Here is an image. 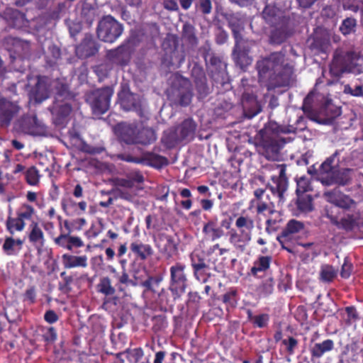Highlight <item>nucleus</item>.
<instances>
[{
  "label": "nucleus",
  "instance_id": "obj_1",
  "mask_svg": "<svg viewBox=\"0 0 363 363\" xmlns=\"http://www.w3.org/2000/svg\"><path fill=\"white\" fill-rule=\"evenodd\" d=\"M259 82L268 90L289 85L293 79L294 65L282 52H274L257 62Z\"/></svg>",
  "mask_w": 363,
  "mask_h": 363
},
{
  "label": "nucleus",
  "instance_id": "obj_2",
  "mask_svg": "<svg viewBox=\"0 0 363 363\" xmlns=\"http://www.w3.org/2000/svg\"><path fill=\"white\" fill-rule=\"evenodd\" d=\"M281 125L277 123L270 121L257 135L256 148L258 153L268 160L279 161L281 158V150L286 143L290 142V138H284Z\"/></svg>",
  "mask_w": 363,
  "mask_h": 363
},
{
  "label": "nucleus",
  "instance_id": "obj_3",
  "mask_svg": "<svg viewBox=\"0 0 363 363\" xmlns=\"http://www.w3.org/2000/svg\"><path fill=\"white\" fill-rule=\"evenodd\" d=\"M337 152L327 158L317 171L316 179L323 186L346 185L350 180V169H338Z\"/></svg>",
  "mask_w": 363,
  "mask_h": 363
},
{
  "label": "nucleus",
  "instance_id": "obj_4",
  "mask_svg": "<svg viewBox=\"0 0 363 363\" xmlns=\"http://www.w3.org/2000/svg\"><path fill=\"white\" fill-rule=\"evenodd\" d=\"M53 86L56 89L55 101L51 108L52 120L55 125H62L68 119L72 111L70 101L72 99V95L68 90L65 84H60L57 82H53Z\"/></svg>",
  "mask_w": 363,
  "mask_h": 363
},
{
  "label": "nucleus",
  "instance_id": "obj_5",
  "mask_svg": "<svg viewBox=\"0 0 363 363\" xmlns=\"http://www.w3.org/2000/svg\"><path fill=\"white\" fill-rule=\"evenodd\" d=\"M225 18L235 40L233 58L238 65L243 68L252 62L247 55V50L242 48L243 40L240 32L244 29L245 21L240 13H227Z\"/></svg>",
  "mask_w": 363,
  "mask_h": 363
},
{
  "label": "nucleus",
  "instance_id": "obj_6",
  "mask_svg": "<svg viewBox=\"0 0 363 363\" xmlns=\"http://www.w3.org/2000/svg\"><path fill=\"white\" fill-rule=\"evenodd\" d=\"M192 96L190 81L182 77H176L167 90L168 99L174 105L188 106L191 101Z\"/></svg>",
  "mask_w": 363,
  "mask_h": 363
},
{
  "label": "nucleus",
  "instance_id": "obj_7",
  "mask_svg": "<svg viewBox=\"0 0 363 363\" xmlns=\"http://www.w3.org/2000/svg\"><path fill=\"white\" fill-rule=\"evenodd\" d=\"M13 127L18 133L32 136H45L48 133L47 126L35 113L21 116L15 121Z\"/></svg>",
  "mask_w": 363,
  "mask_h": 363
},
{
  "label": "nucleus",
  "instance_id": "obj_8",
  "mask_svg": "<svg viewBox=\"0 0 363 363\" xmlns=\"http://www.w3.org/2000/svg\"><path fill=\"white\" fill-rule=\"evenodd\" d=\"M123 30L122 24L111 16L108 15L99 21L97 35L102 41L113 43L121 35Z\"/></svg>",
  "mask_w": 363,
  "mask_h": 363
},
{
  "label": "nucleus",
  "instance_id": "obj_9",
  "mask_svg": "<svg viewBox=\"0 0 363 363\" xmlns=\"http://www.w3.org/2000/svg\"><path fill=\"white\" fill-rule=\"evenodd\" d=\"M113 94V89L107 86L94 90L87 95L86 101L90 105L93 114L100 116L108 110Z\"/></svg>",
  "mask_w": 363,
  "mask_h": 363
},
{
  "label": "nucleus",
  "instance_id": "obj_10",
  "mask_svg": "<svg viewBox=\"0 0 363 363\" xmlns=\"http://www.w3.org/2000/svg\"><path fill=\"white\" fill-rule=\"evenodd\" d=\"M135 46L136 39L131 36L117 48L108 50L106 57L113 64L125 65L129 62L130 55Z\"/></svg>",
  "mask_w": 363,
  "mask_h": 363
},
{
  "label": "nucleus",
  "instance_id": "obj_11",
  "mask_svg": "<svg viewBox=\"0 0 363 363\" xmlns=\"http://www.w3.org/2000/svg\"><path fill=\"white\" fill-rule=\"evenodd\" d=\"M184 269L185 265L179 262L169 269L171 278L169 290L177 297L185 293L187 287V277Z\"/></svg>",
  "mask_w": 363,
  "mask_h": 363
},
{
  "label": "nucleus",
  "instance_id": "obj_12",
  "mask_svg": "<svg viewBox=\"0 0 363 363\" xmlns=\"http://www.w3.org/2000/svg\"><path fill=\"white\" fill-rule=\"evenodd\" d=\"M195 130L194 122L191 119H186L174 131L170 132L168 135L163 138L162 140L169 147H172L182 140L191 138Z\"/></svg>",
  "mask_w": 363,
  "mask_h": 363
},
{
  "label": "nucleus",
  "instance_id": "obj_13",
  "mask_svg": "<svg viewBox=\"0 0 363 363\" xmlns=\"http://www.w3.org/2000/svg\"><path fill=\"white\" fill-rule=\"evenodd\" d=\"M21 110L16 101H10L6 98L0 99V126L8 127L13 118Z\"/></svg>",
  "mask_w": 363,
  "mask_h": 363
},
{
  "label": "nucleus",
  "instance_id": "obj_14",
  "mask_svg": "<svg viewBox=\"0 0 363 363\" xmlns=\"http://www.w3.org/2000/svg\"><path fill=\"white\" fill-rule=\"evenodd\" d=\"M268 188L274 195L279 198V202L284 201V193L288 188V180L286 177L284 167L281 166L279 167L278 176H273L272 177V183L268 185Z\"/></svg>",
  "mask_w": 363,
  "mask_h": 363
},
{
  "label": "nucleus",
  "instance_id": "obj_15",
  "mask_svg": "<svg viewBox=\"0 0 363 363\" xmlns=\"http://www.w3.org/2000/svg\"><path fill=\"white\" fill-rule=\"evenodd\" d=\"M50 81L45 77H38L34 87L30 91V94L38 103H41L47 99L50 93Z\"/></svg>",
  "mask_w": 363,
  "mask_h": 363
},
{
  "label": "nucleus",
  "instance_id": "obj_16",
  "mask_svg": "<svg viewBox=\"0 0 363 363\" xmlns=\"http://www.w3.org/2000/svg\"><path fill=\"white\" fill-rule=\"evenodd\" d=\"M154 241L159 252L167 258L171 257L177 250V245L170 235L161 233L155 238Z\"/></svg>",
  "mask_w": 363,
  "mask_h": 363
},
{
  "label": "nucleus",
  "instance_id": "obj_17",
  "mask_svg": "<svg viewBox=\"0 0 363 363\" xmlns=\"http://www.w3.org/2000/svg\"><path fill=\"white\" fill-rule=\"evenodd\" d=\"M323 195L328 201L342 208H349L352 207L354 203L352 199H350L348 196L342 194L337 189H334L332 191H325Z\"/></svg>",
  "mask_w": 363,
  "mask_h": 363
},
{
  "label": "nucleus",
  "instance_id": "obj_18",
  "mask_svg": "<svg viewBox=\"0 0 363 363\" xmlns=\"http://www.w3.org/2000/svg\"><path fill=\"white\" fill-rule=\"evenodd\" d=\"M99 50L97 43L91 35H86L82 43L76 47V55L80 58L94 55Z\"/></svg>",
  "mask_w": 363,
  "mask_h": 363
},
{
  "label": "nucleus",
  "instance_id": "obj_19",
  "mask_svg": "<svg viewBox=\"0 0 363 363\" xmlns=\"http://www.w3.org/2000/svg\"><path fill=\"white\" fill-rule=\"evenodd\" d=\"M359 55L354 52H347L342 58L335 57L332 64V69L340 64L339 72H350L357 65Z\"/></svg>",
  "mask_w": 363,
  "mask_h": 363
},
{
  "label": "nucleus",
  "instance_id": "obj_20",
  "mask_svg": "<svg viewBox=\"0 0 363 363\" xmlns=\"http://www.w3.org/2000/svg\"><path fill=\"white\" fill-rule=\"evenodd\" d=\"M191 72L199 97H206L210 93V89L206 84V78L203 70L200 67L195 65Z\"/></svg>",
  "mask_w": 363,
  "mask_h": 363
},
{
  "label": "nucleus",
  "instance_id": "obj_21",
  "mask_svg": "<svg viewBox=\"0 0 363 363\" xmlns=\"http://www.w3.org/2000/svg\"><path fill=\"white\" fill-rule=\"evenodd\" d=\"M251 239L252 235H250V232L242 230V232L238 233L235 230H232L230 233L229 242L240 252L245 250Z\"/></svg>",
  "mask_w": 363,
  "mask_h": 363
},
{
  "label": "nucleus",
  "instance_id": "obj_22",
  "mask_svg": "<svg viewBox=\"0 0 363 363\" xmlns=\"http://www.w3.org/2000/svg\"><path fill=\"white\" fill-rule=\"evenodd\" d=\"M4 18L10 26L15 28H21L27 24L25 15L16 9H6Z\"/></svg>",
  "mask_w": 363,
  "mask_h": 363
},
{
  "label": "nucleus",
  "instance_id": "obj_23",
  "mask_svg": "<svg viewBox=\"0 0 363 363\" xmlns=\"http://www.w3.org/2000/svg\"><path fill=\"white\" fill-rule=\"evenodd\" d=\"M242 105L244 111L249 118H252L260 112L257 99L254 94L244 93L242 96Z\"/></svg>",
  "mask_w": 363,
  "mask_h": 363
},
{
  "label": "nucleus",
  "instance_id": "obj_24",
  "mask_svg": "<svg viewBox=\"0 0 363 363\" xmlns=\"http://www.w3.org/2000/svg\"><path fill=\"white\" fill-rule=\"evenodd\" d=\"M138 126L135 124L123 123L120 125V137L127 144L137 143V132Z\"/></svg>",
  "mask_w": 363,
  "mask_h": 363
},
{
  "label": "nucleus",
  "instance_id": "obj_25",
  "mask_svg": "<svg viewBox=\"0 0 363 363\" xmlns=\"http://www.w3.org/2000/svg\"><path fill=\"white\" fill-rule=\"evenodd\" d=\"M334 347V342L332 340L328 339L322 342H316L310 346L311 357L319 359L328 352L331 351Z\"/></svg>",
  "mask_w": 363,
  "mask_h": 363
},
{
  "label": "nucleus",
  "instance_id": "obj_26",
  "mask_svg": "<svg viewBox=\"0 0 363 363\" xmlns=\"http://www.w3.org/2000/svg\"><path fill=\"white\" fill-rule=\"evenodd\" d=\"M131 252L140 259L145 260L153 255V249L148 244H144L139 240L133 242L130 245Z\"/></svg>",
  "mask_w": 363,
  "mask_h": 363
},
{
  "label": "nucleus",
  "instance_id": "obj_27",
  "mask_svg": "<svg viewBox=\"0 0 363 363\" xmlns=\"http://www.w3.org/2000/svg\"><path fill=\"white\" fill-rule=\"evenodd\" d=\"M303 228V224L296 220H291L288 222L286 228L283 230L281 234L277 237L279 243L291 238L294 234L299 233Z\"/></svg>",
  "mask_w": 363,
  "mask_h": 363
},
{
  "label": "nucleus",
  "instance_id": "obj_28",
  "mask_svg": "<svg viewBox=\"0 0 363 363\" xmlns=\"http://www.w3.org/2000/svg\"><path fill=\"white\" fill-rule=\"evenodd\" d=\"M62 259L65 267L67 269L87 266V257L85 255L74 256L65 254L62 255Z\"/></svg>",
  "mask_w": 363,
  "mask_h": 363
},
{
  "label": "nucleus",
  "instance_id": "obj_29",
  "mask_svg": "<svg viewBox=\"0 0 363 363\" xmlns=\"http://www.w3.org/2000/svg\"><path fill=\"white\" fill-rule=\"evenodd\" d=\"M137 143L147 145L156 140L154 130L147 127L138 126L137 132Z\"/></svg>",
  "mask_w": 363,
  "mask_h": 363
},
{
  "label": "nucleus",
  "instance_id": "obj_30",
  "mask_svg": "<svg viewBox=\"0 0 363 363\" xmlns=\"http://www.w3.org/2000/svg\"><path fill=\"white\" fill-rule=\"evenodd\" d=\"M30 232L28 236L30 242L35 246L43 247L44 245L45 239L42 229L37 223H32L30 225Z\"/></svg>",
  "mask_w": 363,
  "mask_h": 363
},
{
  "label": "nucleus",
  "instance_id": "obj_31",
  "mask_svg": "<svg viewBox=\"0 0 363 363\" xmlns=\"http://www.w3.org/2000/svg\"><path fill=\"white\" fill-rule=\"evenodd\" d=\"M203 232L208 235L213 241L221 238L224 235V231L218 227L216 220H208L203 228Z\"/></svg>",
  "mask_w": 363,
  "mask_h": 363
},
{
  "label": "nucleus",
  "instance_id": "obj_32",
  "mask_svg": "<svg viewBox=\"0 0 363 363\" xmlns=\"http://www.w3.org/2000/svg\"><path fill=\"white\" fill-rule=\"evenodd\" d=\"M121 106L125 111H140V102L137 96L133 94H127L123 97L120 96Z\"/></svg>",
  "mask_w": 363,
  "mask_h": 363
},
{
  "label": "nucleus",
  "instance_id": "obj_33",
  "mask_svg": "<svg viewBox=\"0 0 363 363\" xmlns=\"http://www.w3.org/2000/svg\"><path fill=\"white\" fill-rule=\"evenodd\" d=\"M235 225L240 232H242V230L250 232V235H252V231L255 228V221L254 219L248 215H241L237 218Z\"/></svg>",
  "mask_w": 363,
  "mask_h": 363
},
{
  "label": "nucleus",
  "instance_id": "obj_34",
  "mask_svg": "<svg viewBox=\"0 0 363 363\" xmlns=\"http://www.w3.org/2000/svg\"><path fill=\"white\" fill-rule=\"evenodd\" d=\"M23 241L20 239L14 240L12 238H6L3 245V250L8 255H16L21 249Z\"/></svg>",
  "mask_w": 363,
  "mask_h": 363
},
{
  "label": "nucleus",
  "instance_id": "obj_35",
  "mask_svg": "<svg viewBox=\"0 0 363 363\" xmlns=\"http://www.w3.org/2000/svg\"><path fill=\"white\" fill-rule=\"evenodd\" d=\"M182 38L191 45L198 43V39L195 33V28L189 23H185L182 27Z\"/></svg>",
  "mask_w": 363,
  "mask_h": 363
},
{
  "label": "nucleus",
  "instance_id": "obj_36",
  "mask_svg": "<svg viewBox=\"0 0 363 363\" xmlns=\"http://www.w3.org/2000/svg\"><path fill=\"white\" fill-rule=\"evenodd\" d=\"M330 220L333 223L336 225L339 228H342L346 230H351L356 225V219L353 216L347 215L342 218L340 221L335 217H331Z\"/></svg>",
  "mask_w": 363,
  "mask_h": 363
},
{
  "label": "nucleus",
  "instance_id": "obj_37",
  "mask_svg": "<svg viewBox=\"0 0 363 363\" xmlns=\"http://www.w3.org/2000/svg\"><path fill=\"white\" fill-rule=\"evenodd\" d=\"M96 288L98 292L106 296H112L116 292V289L112 286L111 281L108 277L101 278Z\"/></svg>",
  "mask_w": 363,
  "mask_h": 363
},
{
  "label": "nucleus",
  "instance_id": "obj_38",
  "mask_svg": "<svg viewBox=\"0 0 363 363\" xmlns=\"http://www.w3.org/2000/svg\"><path fill=\"white\" fill-rule=\"evenodd\" d=\"M272 257L269 256H261L255 262L251 269L253 275H257L258 272L266 271L270 265Z\"/></svg>",
  "mask_w": 363,
  "mask_h": 363
},
{
  "label": "nucleus",
  "instance_id": "obj_39",
  "mask_svg": "<svg viewBox=\"0 0 363 363\" xmlns=\"http://www.w3.org/2000/svg\"><path fill=\"white\" fill-rule=\"evenodd\" d=\"M337 271L331 265H322L320 271V279L323 282H330L337 276Z\"/></svg>",
  "mask_w": 363,
  "mask_h": 363
},
{
  "label": "nucleus",
  "instance_id": "obj_40",
  "mask_svg": "<svg viewBox=\"0 0 363 363\" xmlns=\"http://www.w3.org/2000/svg\"><path fill=\"white\" fill-rule=\"evenodd\" d=\"M296 194L299 196L306 192L312 191L311 180L308 177L301 176L296 179Z\"/></svg>",
  "mask_w": 363,
  "mask_h": 363
},
{
  "label": "nucleus",
  "instance_id": "obj_41",
  "mask_svg": "<svg viewBox=\"0 0 363 363\" xmlns=\"http://www.w3.org/2000/svg\"><path fill=\"white\" fill-rule=\"evenodd\" d=\"M48 51L45 52L48 62L50 65L55 64L56 60L60 57L61 52L60 48L52 45L50 41H47Z\"/></svg>",
  "mask_w": 363,
  "mask_h": 363
},
{
  "label": "nucleus",
  "instance_id": "obj_42",
  "mask_svg": "<svg viewBox=\"0 0 363 363\" xmlns=\"http://www.w3.org/2000/svg\"><path fill=\"white\" fill-rule=\"evenodd\" d=\"M306 128L305 123V118L303 116H300L296 120L295 125H289L288 126H281V129L284 133H296L298 131L303 130Z\"/></svg>",
  "mask_w": 363,
  "mask_h": 363
},
{
  "label": "nucleus",
  "instance_id": "obj_43",
  "mask_svg": "<svg viewBox=\"0 0 363 363\" xmlns=\"http://www.w3.org/2000/svg\"><path fill=\"white\" fill-rule=\"evenodd\" d=\"M123 354L125 355L130 363H138L144 355L143 350L140 347L126 350Z\"/></svg>",
  "mask_w": 363,
  "mask_h": 363
},
{
  "label": "nucleus",
  "instance_id": "obj_44",
  "mask_svg": "<svg viewBox=\"0 0 363 363\" xmlns=\"http://www.w3.org/2000/svg\"><path fill=\"white\" fill-rule=\"evenodd\" d=\"M26 180L29 185L36 186L39 184L40 174L34 166L29 167L25 172Z\"/></svg>",
  "mask_w": 363,
  "mask_h": 363
},
{
  "label": "nucleus",
  "instance_id": "obj_45",
  "mask_svg": "<svg viewBox=\"0 0 363 363\" xmlns=\"http://www.w3.org/2000/svg\"><path fill=\"white\" fill-rule=\"evenodd\" d=\"M357 21L353 18H347L342 21L340 30L344 35H350L355 31Z\"/></svg>",
  "mask_w": 363,
  "mask_h": 363
},
{
  "label": "nucleus",
  "instance_id": "obj_46",
  "mask_svg": "<svg viewBox=\"0 0 363 363\" xmlns=\"http://www.w3.org/2000/svg\"><path fill=\"white\" fill-rule=\"evenodd\" d=\"M25 225V222H23L18 217L16 218L9 217L6 221L7 229L11 234H13L15 230H23Z\"/></svg>",
  "mask_w": 363,
  "mask_h": 363
},
{
  "label": "nucleus",
  "instance_id": "obj_47",
  "mask_svg": "<svg viewBox=\"0 0 363 363\" xmlns=\"http://www.w3.org/2000/svg\"><path fill=\"white\" fill-rule=\"evenodd\" d=\"M116 196L128 201H133L136 197V191L134 189H117Z\"/></svg>",
  "mask_w": 363,
  "mask_h": 363
},
{
  "label": "nucleus",
  "instance_id": "obj_48",
  "mask_svg": "<svg viewBox=\"0 0 363 363\" xmlns=\"http://www.w3.org/2000/svg\"><path fill=\"white\" fill-rule=\"evenodd\" d=\"M210 64L213 67V69H219L218 74L222 79H223L224 75L225 74L226 65L222 62L219 57L216 56H212L210 58Z\"/></svg>",
  "mask_w": 363,
  "mask_h": 363
},
{
  "label": "nucleus",
  "instance_id": "obj_49",
  "mask_svg": "<svg viewBox=\"0 0 363 363\" xmlns=\"http://www.w3.org/2000/svg\"><path fill=\"white\" fill-rule=\"evenodd\" d=\"M287 38L286 33L280 29L274 30L270 35V43L272 44H281Z\"/></svg>",
  "mask_w": 363,
  "mask_h": 363
},
{
  "label": "nucleus",
  "instance_id": "obj_50",
  "mask_svg": "<svg viewBox=\"0 0 363 363\" xmlns=\"http://www.w3.org/2000/svg\"><path fill=\"white\" fill-rule=\"evenodd\" d=\"M82 18L88 26L92 25L96 19V10L94 9H87L84 7L82 11Z\"/></svg>",
  "mask_w": 363,
  "mask_h": 363
},
{
  "label": "nucleus",
  "instance_id": "obj_51",
  "mask_svg": "<svg viewBox=\"0 0 363 363\" xmlns=\"http://www.w3.org/2000/svg\"><path fill=\"white\" fill-rule=\"evenodd\" d=\"M274 291V282L272 279H267L259 286V294L264 297L268 296Z\"/></svg>",
  "mask_w": 363,
  "mask_h": 363
},
{
  "label": "nucleus",
  "instance_id": "obj_52",
  "mask_svg": "<svg viewBox=\"0 0 363 363\" xmlns=\"http://www.w3.org/2000/svg\"><path fill=\"white\" fill-rule=\"evenodd\" d=\"M34 209L32 206L29 205H24L19 210L18 217L24 222L25 220H29L31 218Z\"/></svg>",
  "mask_w": 363,
  "mask_h": 363
},
{
  "label": "nucleus",
  "instance_id": "obj_53",
  "mask_svg": "<svg viewBox=\"0 0 363 363\" xmlns=\"http://www.w3.org/2000/svg\"><path fill=\"white\" fill-rule=\"evenodd\" d=\"M282 343L286 346V351L289 354L291 355L294 353V350L297 347L298 341L293 337L284 339Z\"/></svg>",
  "mask_w": 363,
  "mask_h": 363
},
{
  "label": "nucleus",
  "instance_id": "obj_54",
  "mask_svg": "<svg viewBox=\"0 0 363 363\" xmlns=\"http://www.w3.org/2000/svg\"><path fill=\"white\" fill-rule=\"evenodd\" d=\"M352 272V265L349 262L348 258L346 257V258H345L344 263L342 266L340 275L342 278L347 279L351 275Z\"/></svg>",
  "mask_w": 363,
  "mask_h": 363
},
{
  "label": "nucleus",
  "instance_id": "obj_55",
  "mask_svg": "<svg viewBox=\"0 0 363 363\" xmlns=\"http://www.w3.org/2000/svg\"><path fill=\"white\" fill-rule=\"evenodd\" d=\"M67 26L72 36H74L82 30V25L79 21L69 20L67 21Z\"/></svg>",
  "mask_w": 363,
  "mask_h": 363
},
{
  "label": "nucleus",
  "instance_id": "obj_56",
  "mask_svg": "<svg viewBox=\"0 0 363 363\" xmlns=\"http://www.w3.org/2000/svg\"><path fill=\"white\" fill-rule=\"evenodd\" d=\"M344 93L353 96H363V88L362 86H357L354 89H352L347 84L344 86Z\"/></svg>",
  "mask_w": 363,
  "mask_h": 363
},
{
  "label": "nucleus",
  "instance_id": "obj_57",
  "mask_svg": "<svg viewBox=\"0 0 363 363\" xmlns=\"http://www.w3.org/2000/svg\"><path fill=\"white\" fill-rule=\"evenodd\" d=\"M236 291H230L225 294L223 296V301L224 303L230 306L234 307L236 305Z\"/></svg>",
  "mask_w": 363,
  "mask_h": 363
},
{
  "label": "nucleus",
  "instance_id": "obj_58",
  "mask_svg": "<svg viewBox=\"0 0 363 363\" xmlns=\"http://www.w3.org/2000/svg\"><path fill=\"white\" fill-rule=\"evenodd\" d=\"M269 319V315L267 314L255 315L253 318V323L259 328H264L267 325Z\"/></svg>",
  "mask_w": 363,
  "mask_h": 363
},
{
  "label": "nucleus",
  "instance_id": "obj_59",
  "mask_svg": "<svg viewBox=\"0 0 363 363\" xmlns=\"http://www.w3.org/2000/svg\"><path fill=\"white\" fill-rule=\"evenodd\" d=\"M83 245H84V242L80 238L77 237V236L68 235V244L67 246V250H72L73 247H81Z\"/></svg>",
  "mask_w": 363,
  "mask_h": 363
},
{
  "label": "nucleus",
  "instance_id": "obj_60",
  "mask_svg": "<svg viewBox=\"0 0 363 363\" xmlns=\"http://www.w3.org/2000/svg\"><path fill=\"white\" fill-rule=\"evenodd\" d=\"M298 207L303 211H311L312 210V203L311 199H298Z\"/></svg>",
  "mask_w": 363,
  "mask_h": 363
},
{
  "label": "nucleus",
  "instance_id": "obj_61",
  "mask_svg": "<svg viewBox=\"0 0 363 363\" xmlns=\"http://www.w3.org/2000/svg\"><path fill=\"white\" fill-rule=\"evenodd\" d=\"M199 9L203 14H209L212 10L211 0H199Z\"/></svg>",
  "mask_w": 363,
  "mask_h": 363
},
{
  "label": "nucleus",
  "instance_id": "obj_62",
  "mask_svg": "<svg viewBox=\"0 0 363 363\" xmlns=\"http://www.w3.org/2000/svg\"><path fill=\"white\" fill-rule=\"evenodd\" d=\"M57 333L54 328H48L43 334V337L47 342H54L57 339Z\"/></svg>",
  "mask_w": 363,
  "mask_h": 363
},
{
  "label": "nucleus",
  "instance_id": "obj_63",
  "mask_svg": "<svg viewBox=\"0 0 363 363\" xmlns=\"http://www.w3.org/2000/svg\"><path fill=\"white\" fill-rule=\"evenodd\" d=\"M44 319L47 323L52 324L58 320L59 316L54 311L48 310L44 315Z\"/></svg>",
  "mask_w": 363,
  "mask_h": 363
},
{
  "label": "nucleus",
  "instance_id": "obj_64",
  "mask_svg": "<svg viewBox=\"0 0 363 363\" xmlns=\"http://www.w3.org/2000/svg\"><path fill=\"white\" fill-rule=\"evenodd\" d=\"M68 137H69L71 143L74 145H79V143L82 141L79 133L74 129H72V130H69Z\"/></svg>",
  "mask_w": 363,
  "mask_h": 363
}]
</instances>
